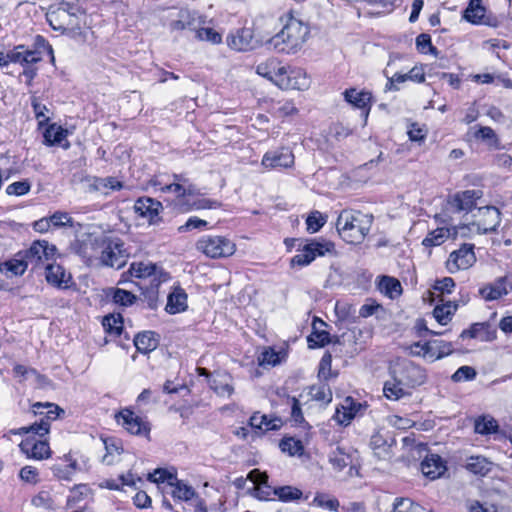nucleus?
I'll use <instances>...</instances> for the list:
<instances>
[{
    "instance_id": "nucleus-35",
    "label": "nucleus",
    "mask_w": 512,
    "mask_h": 512,
    "mask_svg": "<svg viewBox=\"0 0 512 512\" xmlns=\"http://www.w3.org/2000/svg\"><path fill=\"white\" fill-rule=\"evenodd\" d=\"M427 349L428 361L430 362H434L435 360L447 356L453 351L451 343L439 340L427 342Z\"/></svg>"
},
{
    "instance_id": "nucleus-7",
    "label": "nucleus",
    "mask_w": 512,
    "mask_h": 512,
    "mask_svg": "<svg viewBox=\"0 0 512 512\" xmlns=\"http://www.w3.org/2000/svg\"><path fill=\"white\" fill-rule=\"evenodd\" d=\"M99 262L103 265L113 268H121L125 265L128 253L124 249V244L120 239L105 237L103 239L102 250Z\"/></svg>"
},
{
    "instance_id": "nucleus-37",
    "label": "nucleus",
    "mask_w": 512,
    "mask_h": 512,
    "mask_svg": "<svg viewBox=\"0 0 512 512\" xmlns=\"http://www.w3.org/2000/svg\"><path fill=\"white\" fill-rule=\"evenodd\" d=\"M373 219L374 217L370 213L354 212V229L357 228L360 237L357 243L362 242L368 235Z\"/></svg>"
},
{
    "instance_id": "nucleus-60",
    "label": "nucleus",
    "mask_w": 512,
    "mask_h": 512,
    "mask_svg": "<svg viewBox=\"0 0 512 512\" xmlns=\"http://www.w3.org/2000/svg\"><path fill=\"white\" fill-rule=\"evenodd\" d=\"M280 448L283 452L289 455H301L303 452V445L300 440L294 438H285L280 442Z\"/></svg>"
},
{
    "instance_id": "nucleus-13",
    "label": "nucleus",
    "mask_w": 512,
    "mask_h": 512,
    "mask_svg": "<svg viewBox=\"0 0 512 512\" xmlns=\"http://www.w3.org/2000/svg\"><path fill=\"white\" fill-rule=\"evenodd\" d=\"M476 261L473 247L463 245L458 250L453 251L446 261V268L450 273H456L460 270L470 268Z\"/></svg>"
},
{
    "instance_id": "nucleus-58",
    "label": "nucleus",
    "mask_w": 512,
    "mask_h": 512,
    "mask_svg": "<svg viewBox=\"0 0 512 512\" xmlns=\"http://www.w3.org/2000/svg\"><path fill=\"white\" fill-rule=\"evenodd\" d=\"M326 222V215L322 214L317 210L312 211L306 219L307 230L310 233H316L324 226Z\"/></svg>"
},
{
    "instance_id": "nucleus-34",
    "label": "nucleus",
    "mask_w": 512,
    "mask_h": 512,
    "mask_svg": "<svg viewBox=\"0 0 512 512\" xmlns=\"http://www.w3.org/2000/svg\"><path fill=\"white\" fill-rule=\"evenodd\" d=\"M372 105V94L367 91H362L354 96V111H359V117L362 120V124L365 125L367 118L370 113Z\"/></svg>"
},
{
    "instance_id": "nucleus-64",
    "label": "nucleus",
    "mask_w": 512,
    "mask_h": 512,
    "mask_svg": "<svg viewBox=\"0 0 512 512\" xmlns=\"http://www.w3.org/2000/svg\"><path fill=\"white\" fill-rule=\"evenodd\" d=\"M32 505L41 509H51L53 507V499L51 495L46 491H41L35 495L32 500Z\"/></svg>"
},
{
    "instance_id": "nucleus-29",
    "label": "nucleus",
    "mask_w": 512,
    "mask_h": 512,
    "mask_svg": "<svg viewBox=\"0 0 512 512\" xmlns=\"http://www.w3.org/2000/svg\"><path fill=\"white\" fill-rule=\"evenodd\" d=\"M187 308V294L181 288H175L169 295L166 305V311L170 314H176Z\"/></svg>"
},
{
    "instance_id": "nucleus-4",
    "label": "nucleus",
    "mask_w": 512,
    "mask_h": 512,
    "mask_svg": "<svg viewBox=\"0 0 512 512\" xmlns=\"http://www.w3.org/2000/svg\"><path fill=\"white\" fill-rule=\"evenodd\" d=\"M154 184L160 186L161 192L174 194L176 206H178L180 210L183 209L184 203L187 202L189 198L199 195L196 186L183 174H173L171 182H165L163 179L157 178Z\"/></svg>"
},
{
    "instance_id": "nucleus-52",
    "label": "nucleus",
    "mask_w": 512,
    "mask_h": 512,
    "mask_svg": "<svg viewBox=\"0 0 512 512\" xmlns=\"http://www.w3.org/2000/svg\"><path fill=\"white\" fill-rule=\"evenodd\" d=\"M103 327L110 336H120L123 331V320L120 314L108 315L103 319Z\"/></svg>"
},
{
    "instance_id": "nucleus-61",
    "label": "nucleus",
    "mask_w": 512,
    "mask_h": 512,
    "mask_svg": "<svg viewBox=\"0 0 512 512\" xmlns=\"http://www.w3.org/2000/svg\"><path fill=\"white\" fill-rule=\"evenodd\" d=\"M281 361H282L281 354L271 348L265 349L258 358L259 365H261V366H264V365L276 366L277 364H280Z\"/></svg>"
},
{
    "instance_id": "nucleus-16",
    "label": "nucleus",
    "mask_w": 512,
    "mask_h": 512,
    "mask_svg": "<svg viewBox=\"0 0 512 512\" xmlns=\"http://www.w3.org/2000/svg\"><path fill=\"white\" fill-rule=\"evenodd\" d=\"M116 421L131 434L147 436L150 432L148 423L129 409L120 411Z\"/></svg>"
},
{
    "instance_id": "nucleus-48",
    "label": "nucleus",
    "mask_w": 512,
    "mask_h": 512,
    "mask_svg": "<svg viewBox=\"0 0 512 512\" xmlns=\"http://www.w3.org/2000/svg\"><path fill=\"white\" fill-rule=\"evenodd\" d=\"M196 196L191 197L185 202L184 207L181 211L188 212L191 210H201V209H216L220 206V203L216 200L206 199V198H197Z\"/></svg>"
},
{
    "instance_id": "nucleus-46",
    "label": "nucleus",
    "mask_w": 512,
    "mask_h": 512,
    "mask_svg": "<svg viewBox=\"0 0 512 512\" xmlns=\"http://www.w3.org/2000/svg\"><path fill=\"white\" fill-rule=\"evenodd\" d=\"M485 16V7L481 0H471L464 12V18L473 24H480Z\"/></svg>"
},
{
    "instance_id": "nucleus-8",
    "label": "nucleus",
    "mask_w": 512,
    "mask_h": 512,
    "mask_svg": "<svg viewBox=\"0 0 512 512\" xmlns=\"http://www.w3.org/2000/svg\"><path fill=\"white\" fill-rule=\"evenodd\" d=\"M129 272L132 277L149 279L151 286L156 288L162 282H166L169 279L168 273L160 266L150 261L133 262L130 265Z\"/></svg>"
},
{
    "instance_id": "nucleus-31",
    "label": "nucleus",
    "mask_w": 512,
    "mask_h": 512,
    "mask_svg": "<svg viewBox=\"0 0 512 512\" xmlns=\"http://www.w3.org/2000/svg\"><path fill=\"white\" fill-rule=\"evenodd\" d=\"M507 293L506 277H501L493 284L480 289L481 296L487 301L497 300Z\"/></svg>"
},
{
    "instance_id": "nucleus-39",
    "label": "nucleus",
    "mask_w": 512,
    "mask_h": 512,
    "mask_svg": "<svg viewBox=\"0 0 512 512\" xmlns=\"http://www.w3.org/2000/svg\"><path fill=\"white\" fill-rule=\"evenodd\" d=\"M383 392L390 400H399L400 398L410 394V390L397 381L396 375H393V379L391 381H387L385 383Z\"/></svg>"
},
{
    "instance_id": "nucleus-24",
    "label": "nucleus",
    "mask_w": 512,
    "mask_h": 512,
    "mask_svg": "<svg viewBox=\"0 0 512 512\" xmlns=\"http://www.w3.org/2000/svg\"><path fill=\"white\" fill-rule=\"evenodd\" d=\"M28 269V264L22 254L18 253L14 258L0 263V275L5 278L21 276Z\"/></svg>"
},
{
    "instance_id": "nucleus-17",
    "label": "nucleus",
    "mask_w": 512,
    "mask_h": 512,
    "mask_svg": "<svg viewBox=\"0 0 512 512\" xmlns=\"http://www.w3.org/2000/svg\"><path fill=\"white\" fill-rule=\"evenodd\" d=\"M482 196L481 190L460 191L449 198L448 205L453 212H468L475 207L476 201Z\"/></svg>"
},
{
    "instance_id": "nucleus-56",
    "label": "nucleus",
    "mask_w": 512,
    "mask_h": 512,
    "mask_svg": "<svg viewBox=\"0 0 512 512\" xmlns=\"http://www.w3.org/2000/svg\"><path fill=\"white\" fill-rule=\"evenodd\" d=\"M196 38L200 41H206L210 44L217 45L222 42V33L211 27H202L201 25L196 31Z\"/></svg>"
},
{
    "instance_id": "nucleus-3",
    "label": "nucleus",
    "mask_w": 512,
    "mask_h": 512,
    "mask_svg": "<svg viewBox=\"0 0 512 512\" xmlns=\"http://www.w3.org/2000/svg\"><path fill=\"white\" fill-rule=\"evenodd\" d=\"M83 13L80 8L64 0L56 8H50L46 18L54 30L74 31L81 28Z\"/></svg>"
},
{
    "instance_id": "nucleus-32",
    "label": "nucleus",
    "mask_w": 512,
    "mask_h": 512,
    "mask_svg": "<svg viewBox=\"0 0 512 512\" xmlns=\"http://www.w3.org/2000/svg\"><path fill=\"white\" fill-rule=\"evenodd\" d=\"M136 349L141 353H149L156 349L158 340L155 337V333L146 331L138 333L133 339Z\"/></svg>"
},
{
    "instance_id": "nucleus-47",
    "label": "nucleus",
    "mask_w": 512,
    "mask_h": 512,
    "mask_svg": "<svg viewBox=\"0 0 512 512\" xmlns=\"http://www.w3.org/2000/svg\"><path fill=\"white\" fill-rule=\"evenodd\" d=\"M450 237V229L446 227L437 228L428 233L423 239L422 244L425 247H434L443 244Z\"/></svg>"
},
{
    "instance_id": "nucleus-33",
    "label": "nucleus",
    "mask_w": 512,
    "mask_h": 512,
    "mask_svg": "<svg viewBox=\"0 0 512 512\" xmlns=\"http://www.w3.org/2000/svg\"><path fill=\"white\" fill-rule=\"evenodd\" d=\"M325 326V323L321 320L313 321V332L308 336V344L310 348L323 347L329 343V333L320 328Z\"/></svg>"
},
{
    "instance_id": "nucleus-5",
    "label": "nucleus",
    "mask_w": 512,
    "mask_h": 512,
    "mask_svg": "<svg viewBox=\"0 0 512 512\" xmlns=\"http://www.w3.org/2000/svg\"><path fill=\"white\" fill-rule=\"evenodd\" d=\"M197 251L211 259L227 258L236 252V244L221 235H205L195 245Z\"/></svg>"
},
{
    "instance_id": "nucleus-6",
    "label": "nucleus",
    "mask_w": 512,
    "mask_h": 512,
    "mask_svg": "<svg viewBox=\"0 0 512 512\" xmlns=\"http://www.w3.org/2000/svg\"><path fill=\"white\" fill-rule=\"evenodd\" d=\"M392 375H396L397 381L409 390L422 385L426 380L425 371L407 359L396 360L392 366Z\"/></svg>"
},
{
    "instance_id": "nucleus-51",
    "label": "nucleus",
    "mask_w": 512,
    "mask_h": 512,
    "mask_svg": "<svg viewBox=\"0 0 512 512\" xmlns=\"http://www.w3.org/2000/svg\"><path fill=\"white\" fill-rule=\"evenodd\" d=\"M67 460L70 461L68 464H55L52 471L58 479L71 481L78 469V464L76 461Z\"/></svg>"
},
{
    "instance_id": "nucleus-26",
    "label": "nucleus",
    "mask_w": 512,
    "mask_h": 512,
    "mask_svg": "<svg viewBox=\"0 0 512 512\" xmlns=\"http://www.w3.org/2000/svg\"><path fill=\"white\" fill-rule=\"evenodd\" d=\"M249 423L252 428L258 429L262 432L279 430L283 425L281 418L270 417L259 412H256L251 416Z\"/></svg>"
},
{
    "instance_id": "nucleus-63",
    "label": "nucleus",
    "mask_w": 512,
    "mask_h": 512,
    "mask_svg": "<svg viewBox=\"0 0 512 512\" xmlns=\"http://www.w3.org/2000/svg\"><path fill=\"white\" fill-rule=\"evenodd\" d=\"M417 49L422 53L430 52L435 56L438 55L437 49L431 43V37L428 34L422 33L416 38Z\"/></svg>"
},
{
    "instance_id": "nucleus-23",
    "label": "nucleus",
    "mask_w": 512,
    "mask_h": 512,
    "mask_svg": "<svg viewBox=\"0 0 512 512\" xmlns=\"http://www.w3.org/2000/svg\"><path fill=\"white\" fill-rule=\"evenodd\" d=\"M443 459L437 454H430L421 462V471L424 476L431 480L441 477L446 471Z\"/></svg>"
},
{
    "instance_id": "nucleus-25",
    "label": "nucleus",
    "mask_w": 512,
    "mask_h": 512,
    "mask_svg": "<svg viewBox=\"0 0 512 512\" xmlns=\"http://www.w3.org/2000/svg\"><path fill=\"white\" fill-rule=\"evenodd\" d=\"M285 65H282L276 58H269L256 67L258 75L267 78L278 86L280 73L282 74Z\"/></svg>"
},
{
    "instance_id": "nucleus-38",
    "label": "nucleus",
    "mask_w": 512,
    "mask_h": 512,
    "mask_svg": "<svg viewBox=\"0 0 512 512\" xmlns=\"http://www.w3.org/2000/svg\"><path fill=\"white\" fill-rule=\"evenodd\" d=\"M493 463L483 456H471L467 459L466 468L479 475H486L492 469Z\"/></svg>"
},
{
    "instance_id": "nucleus-21",
    "label": "nucleus",
    "mask_w": 512,
    "mask_h": 512,
    "mask_svg": "<svg viewBox=\"0 0 512 512\" xmlns=\"http://www.w3.org/2000/svg\"><path fill=\"white\" fill-rule=\"evenodd\" d=\"M248 478L253 482L252 495L259 500H269L270 496L274 494V489L268 485V476L266 473L260 472L258 469H253L249 472Z\"/></svg>"
},
{
    "instance_id": "nucleus-42",
    "label": "nucleus",
    "mask_w": 512,
    "mask_h": 512,
    "mask_svg": "<svg viewBox=\"0 0 512 512\" xmlns=\"http://www.w3.org/2000/svg\"><path fill=\"white\" fill-rule=\"evenodd\" d=\"M122 183L114 177L94 178L91 188L102 194H108L111 191L120 190Z\"/></svg>"
},
{
    "instance_id": "nucleus-27",
    "label": "nucleus",
    "mask_w": 512,
    "mask_h": 512,
    "mask_svg": "<svg viewBox=\"0 0 512 512\" xmlns=\"http://www.w3.org/2000/svg\"><path fill=\"white\" fill-rule=\"evenodd\" d=\"M377 287L379 291L390 299H395L402 294V286L398 279L391 276L379 277Z\"/></svg>"
},
{
    "instance_id": "nucleus-2",
    "label": "nucleus",
    "mask_w": 512,
    "mask_h": 512,
    "mask_svg": "<svg viewBox=\"0 0 512 512\" xmlns=\"http://www.w3.org/2000/svg\"><path fill=\"white\" fill-rule=\"evenodd\" d=\"M286 18L284 27L270 39L269 44L278 52L295 53L307 40L309 28L304 22L294 17L292 12H289Z\"/></svg>"
},
{
    "instance_id": "nucleus-44",
    "label": "nucleus",
    "mask_w": 512,
    "mask_h": 512,
    "mask_svg": "<svg viewBox=\"0 0 512 512\" xmlns=\"http://www.w3.org/2000/svg\"><path fill=\"white\" fill-rule=\"evenodd\" d=\"M336 228L340 236L347 242L352 237V213L349 210H343L338 216Z\"/></svg>"
},
{
    "instance_id": "nucleus-54",
    "label": "nucleus",
    "mask_w": 512,
    "mask_h": 512,
    "mask_svg": "<svg viewBox=\"0 0 512 512\" xmlns=\"http://www.w3.org/2000/svg\"><path fill=\"white\" fill-rule=\"evenodd\" d=\"M351 456L349 452L341 446H338L330 455V463L337 471H342L350 462Z\"/></svg>"
},
{
    "instance_id": "nucleus-41",
    "label": "nucleus",
    "mask_w": 512,
    "mask_h": 512,
    "mask_svg": "<svg viewBox=\"0 0 512 512\" xmlns=\"http://www.w3.org/2000/svg\"><path fill=\"white\" fill-rule=\"evenodd\" d=\"M270 112L274 117L285 118L296 115L298 109L292 100H281L271 105Z\"/></svg>"
},
{
    "instance_id": "nucleus-62",
    "label": "nucleus",
    "mask_w": 512,
    "mask_h": 512,
    "mask_svg": "<svg viewBox=\"0 0 512 512\" xmlns=\"http://www.w3.org/2000/svg\"><path fill=\"white\" fill-rule=\"evenodd\" d=\"M31 189V183L28 180L17 181L6 187V193L10 196H22Z\"/></svg>"
},
{
    "instance_id": "nucleus-15",
    "label": "nucleus",
    "mask_w": 512,
    "mask_h": 512,
    "mask_svg": "<svg viewBox=\"0 0 512 512\" xmlns=\"http://www.w3.org/2000/svg\"><path fill=\"white\" fill-rule=\"evenodd\" d=\"M330 251V244L326 242L312 241L307 243L292 259L291 265L307 266L317 256H323Z\"/></svg>"
},
{
    "instance_id": "nucleus-59",
    "label": "nucleus",
    "mask_w": 512,
    "mask_h": 512,
    "mask_svg": "<svg viewBox=\"0 0 512 512\" xmlns=\"http://www.w3.org/2000/svg\"><path fill=\"white\" fill-rule=\"evenodd\" d=\"M274 495H277L280 500L287 502L300 499L302 492L301 490L291 486H283L274 489Z\"/></svg>"
},
{
    "instance_id": "nucleus-9",
    "label": "nucleus",
    "mask_w": 512,
    "mask_h": 512,
    "mask_svg": "<svg viewBox=\"0 0 512 512\" xmlns=\"http://www.w3.org/2000/svg\"><path fill=\"white\" fill-rule=\"evenodd\" d=\"M103 239L101 235L84 234L75 242L74 250L88 264H93L100 260Z\"/></svg>"
},
{
    "instance_id": "nucleus-10",
    "label": "nucleus",
    "mask_w": 512,
    "mask_h": 512,
    "mask_svg": "<svg viewBox=\"0 0 512 512\" xmlns=\"http://www.w3.org/2000/svg\"><path fill=\"white\" fill-rule=\"evenodd\" d=\"M56 246L50 244L45 240H38L32 243L29 249L22 252L28 266L31 265L33 269L40 265L54 260L56 256Z\"/></svg>"
},
{
    "instance_id": "nucleus-11",
    "label": "nucleus",
    "mask_w": 512,
    "mask_h": 512,
    "mask_svg": "<svg viewBox=\"0 0 512 512\" xmlns=\"http://www.w3.org/2000/svg\"><path fill=\"white\" fill-rule=\"evenodd\" d=\"M311 85V79L307 72L299 67L285 66L280 79H278V86L282 89L294 90H307Z\"/></svg>"
},
{
    "instance_id": "nucleus-45",
    "label": "nucleus",
    "mask_w": 512,
    "mask_h": 512,
    "mask_svg": "<svg viewBox=\"0 0 512 512\" xmlns=\"http://www.w3.org/2000/svg\"><path fill=\"white\" fill-rule=\"evenodd\" d=\"M474 137L486 143L490 149H498L500 147V140L495 131L488 126H480L474 132Z\"/></svg>"
},
{
    "instance_id": "nucleus-53",
    "label": "nucleus",
    "mask_w": 512,
    "mask_h": 512,
    "mask_svg": "<svg viewBox=\"0 0 512 512\" xmlns=\"http://www.w3.org/2000/svg\"><path fill=\"white\" fill-rule=\"evenodd\" d=\"M311 505L333 512L338 511L340 506L339 501L336 498L321 492L316 493Z\"/></svg>"
},
{
    "instance_id": "nucleus-1",
    "label": "nucleus",
    "mask_w": 512,
    "mask_h": 512,
    "mask_svg": "<svg viewBox=\"0 0 512 512\" xmlns=\"http://www.w3.org/2000/svg\"><path fill=\"white\" fill-rule=\"evenodd\" d=\"M34 415L42 416L39 422L29 426L11 430V433L24 435L33 434L40 438L50 431V421L56 420L64 410L55 403L36 402L31 407ZM20 450L28 457L35 460L47 459L51 456V450L46 440L36 439L35 436H28L19 445Z\"/></svg>"
},
{
    "instance_id": "nucleus-55",
    "label": "nucleus",
    "mask_w": 512,
    "mask_h": 512,
    "mask_svg": "<svg viewBox=\"0 0 512 512\" xmlns=\"http://www.w3.org/2000/svg\"><path fill=\"white\" fill-rule=\"evenodd\" d=\"M498 424L492 417L483 416L475 420L474 430L478 434L486 435L496 432Z\"/></svg>"
},
{
    "instance_id": "nucleus-14",
    "label": "nucleus",
    "mask_w": 512,
    "mask_h": 512,
    "mask_svg": "<svg viewBox=\"0 0 512 512\" xmlns=\"http://www.w3.org/2000/svg\"><path fill=\"white\" fill-rule=\"evenodd\" d=\"M261 165L266 169H286L294 165V155L289 148H280L264 154Z\"/></svg>"
},
{
    "instance_id": "nucleus-19",
    "label": "nucleus",
    "mask_w": 512,
    "mask_h": 512,
    "mask_svg": "<svg viewBox=\"0 0 512 512\" xmlns=\"http://www.w3.org/2000/svg\"><path fill=\"white\" fill-rule=\"evenodd\" d=\"M253 31L250 28H242L227 37V45L236 51H248L256 47Z\"/></svg>"
},
{
    "instance_id": "nucleus-50",
    "label": "nucleus",
    "mask_w": 512,
    "mask_h": 512,
    "mask_svg": "<svg viewBox=\"0 0 512 512\" xmlns=\"http://www.w3.org/2000/svg\"><path fill=\"white\" fill-rule=\"evenodd\" d=\"M333 420L341 426H348L352 421V399L347 397L345 399V405L337 407Z\"/></svg>"
},
{
    "instance_id": "nucleus-22",
    "label": "nucleus",
    "mask_w": 512,
    "mask_h": 512,
    "mask_svg": "<svg viewBox=\"0 0 512 512\" xmlns=\"http://www.w3.org/2000/svg\"><path fill=\"white\" fill-rule=\"evenodd\" d=\"M46 280L49 284L60 288L67 289L72 284V276L59 264H47Z\"/></svg>"
},
{
    "instance_id": "nucleus-36",
    "label": "nucleus",
    "mask_w": 512,
    "mask_h": 512,
    "mask_svg": "<svg viewBox=\"0 0 512 512\" xmlns=\"http://www.w3.org/2000/svg\"><path fill=\"white\" fill-rule=\"evenodd\" d=\"M336 324L340 329H350L352 324L351 305L347 302L338 301L335 305Z\"/></svg>"
},
{
    "instance_id": "nucleus-12",
    "label": "nucleus",
    "mask_w": 512,
    "mask_h": 512,
    "mask_svg": "<svg viewBox=\"0 0 512 512\" xmlns=\"http://www.w3.org/2000/svg\"><path fill=\"white\" fill-rule=\"evenodd\" d=\"M475 221L473 226H476L478 232L486 234L496 230L500 224V211L494 206H484L477 210L474 215Z\"/></svg>"
},
{
    "instance_id": "nucleus-40",
    "label": "nucleus",
    "mask_w": 512,
    "mask_h": 512,
    "mask_svg": "<svg viewBox=\"0 0 512 512\" xmlns=\"http://www.w3.org/2000/svg\"><path fill=\"white\" fill-rule=\"evenodd\" d=\"M457 310V304L448 301L444 304H438L433 310V316L440 325H446L452 319Z\"/></svg>"
},
{
    "instance_id": "nucleus-49",
    "label": "nucleus",
    "mask_w": 512,
    "mask_h": 512,
    "mask_svg": "<svg viewBox=\"0 0 512 512\" xmlns=\"http://www.w3.org/2000/svg\"><path fill=\"white\" fill-rule=\"evenodd\" d=\"M44 143L48 146L60 144L67 136V130L56 124H51L44 132Z\"/></svg>"
},
{
    "instance_id": "nucleus-43",
    "label": "nucleus",
    "mask_w": 512,
    "mask_h": 512,
    "mask_svg": "<svg viewBox=\"0 0 512 512\" xmlns=\"http://www.w3.org/2000/svg\"><path fill=\"white\" fill-rule=\"evenodd\" d=\"M391 443L379 433L372 435L370 439V447L374 451V454L380 459H386L390 457Z\"/></svg>"
},
{
    "instance_id": "nucleus-57",
    "label": "nucleus",
    "mask_w": 512,
    "mask_h": 512,
    "mask_svg": "<svg viewBox=\"0 0 512 512\" xmlns=\"http://www.w3.org/2000/svg\"><path fill=\"white\" fill-rule=\"evenodd\" d=\"M177 475L175 472H170L166 469L158 468L153 473H149L148 480L157 484H166L170 487L171 483L176 481Z\"/></svg>"
},
{
    "instance_id": "nucleus-20",
    "label": "nucleus",
    "mask_w": 512,
    "mask_h": 512,
    "mask_svg": "<svg viewBox=\"0 0 512 512\" xmlns=\"http://www.w3.org/2000/svg\"><path fill=\"white\" fill-rule=\"evenodd\" d=\"M205 24V20L195 11L181 10L178 14V18L171 22L170 27L172 30H184L189 29L197 31L199 26Z\"/></svg>"
},
{
    "instance_id": "nucleus-30",
    "label": "nucleus",
    "mask_w": 512,
    "mask_h": 512,
    "mask_svg": "<svg viewBox=\"0 0 512 512\" xmlns=\"http://www.w3.org/2000/svg\"><path fill=\"white\" fill-rule=\"evenodd\" d=\"M10 59L13 63L25 66L39 62L41 56L37 51L25 49L24 46H18L10 52Z\"/></svg>"
},
{
    "instance_id": "nucleus-18",
    "label": "nucleus",
    "mask_w": 512,
    "mask_h": 512,
    "mask_svg": "<svg viewBox=\"0 0 512 512\" xmlns=\"http://www.w3.org/2000/svg\"><path fill=\"white\" fill-rule=\"evenodd\" d=\"M162 209L161 202L150 197H140L134 204L135 212L140 217L147 219L150 224L158 223Z\"/></svg>"
},
{
    "instance_id": "nucleus-28",
    "label": "nucleus",
    "mask_w": 512,
    "mask_h": 512,
    "mask_svg": "<svg viewBox=\"0 0 512 512\" xmlns=\"http://www.w3.org/2000/svg\"><path fill=\"white\" fill-rule=\"evenodd\" d=\"M169 488V493L176 500L187 502L191 499L197 498V493L194 488L178 478H176V481L171 483Z\"/></svg>"
}]
</instances>
